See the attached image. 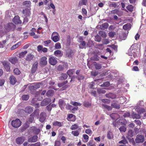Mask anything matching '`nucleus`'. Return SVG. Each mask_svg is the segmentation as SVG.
<instances>
[{"label":"nucleus","mask_w":146,"mask_h":146,"mask_svg":"<svg viewBox=\"0 0 146 146\" xmlns=\"http://www.w3.org/2000/svg\"><path fill=\"white\" fill-rule=\"evenodd\" d=\"M126 128L124 126H122L119 128V130L121 132H125L126 131Z\"/></svg>","instance_id":"55"},{"label":"nucleus","mask_w":146,"mask_h":146,"mask_svg":"<svg viewBox=\"0 0 146 146\" xmlns=\"http://www.w3.org/2000/svg\"><path fill=\"white\" fill-rule=\"evenodd\" d=\"M33 111V109L32 107L28 106L26 107L25 109V111L26 113H31Z\"/></svg>","instance_id":"24"},{"label":"nucleus","mask_w":146,"mask_h":146,"mask_svg":"<svg viewBox=\"0 0 146 146\" xmlns=\"http://www.w3.org/2000/svg\"><path fill=\"white\" fill-rule=\"evenodd\" d=\"M15 27V25L13 23H10L5 25V28L7 31H9L11 30H13Z\"/></svg>","instance_id":"3"},{"label":"nucleus","mask_w":146,"mask_h":146,"mask_svg":"<svg viewBox=\"0 0 146 146\" xmlns=\"http://www.w3.org/2000/svg\"><path fill=\"white\" fill-rule=\"evenodd\" d=\"M51 101L50 98H45L44 99L41 103L40 105L42 106L47 105Z\"/></svg>","instance_id":"7"},{"label":"nucleus","mask_w":146,"mask_h":146,"mask_svg":"<svg viewBox=\"0 0 146 146\" xmlns=\"http://www.w3.org/2000/svg\"><path fill=\"white\" fill-rule=\"evenodd\" d=\"M3 64L5 70L7 72L9 71L10 70V66L9 63L6 61H4L2 62Z\"/></svg>","instance_id":"9"},{"label":"nucleus","mask_w":146,"mask_h":146,"mask_svg":"<svg viewBox=\"0 0 146 146\" xmlns=\"http://www.w3.org/2000/svg\"><path fill=\"white\" fill-rule=\"evenodd\" d=\"M23 13L24 14H25L27 16H29L30 14V12L28 9H25L23 10Z\"/></svg>","instance_id":"41"},{"label":"nucleus","mask_w":146,"mask_h":146,"mask_svg":"<svg viewBox=\"0 0 146 146\" xmlns=\"http://www.w3.org/2000/svg\"><path fill=\"white\" fill-rule=\"evenodd\" d=\"M23 5L26 7H29L31 5V2L29 1H26L23 3Z\"/></svg>","instance_id":"46"},{"label":"nucleus","mask_w":146,"mask_h":146,"mask_svg":"<svg viewBox=\"0 0 146 146\" xmlns=\"http://www.w3.org/2000/svg\"><path fill=\"white\" fill-rule=\"evenodd\" d=\"M41 85H42L40 83H38L34 85L31 86V88L33 89L36 90L39 88Z\"/></svg>","instance_id":"26"},{"label":"nucleus","mask_w":146,"mask_h":146,"mask_svg":"<svg viewBox=\"0 0 146 146\" xmlns=\"http://www.w3.org/2000/svg\"><path fill=\"white\" fill-rule=\"evenodd\" d=\"M70 103L73 106H81V104L78 103L77 102H73L72 101H71L70 102Z\"/></svg>","instance_id":"36"},{"label":"nucleus","mask_w":146,"mask_h":146,"mask_svg":"<svg viewBox=\"0 0 146 146\" xmlns=\"http://www.w3.org/2000/svg\"><path fill=\"white\" fill-rule=\"evenodd\" d=\"M25 140L24 137H18L16 139V142L17 144L20 145L22 144Z\"/></svg>","instance_id":"11"},{"label":"nucleus","mask_w":146,"mask_h":146,"mask_svg":"<svg viewBox=\"0 0 146 146\" xmlns=\"http://www.w3.org/2000/svg\"><path fill=\"white\" fill-rule=\"evenodd\" d=\"M61 145V143L60 141H55L54 143V146H60Z\"/></svg>","instance_id":"63"},{"label":"nucleus","mask_w":146,"mask_h":146,"mask_svg":"<svg viewBox=\"0 0 146 146\" xmlns=\"http://www.w3.org/2000/svg\"><path fill=\"white\" fill-rule=\"evenodd\" d=\"M46 113L45 112H41L39 115V120L42 123L46 119Z\"/></svg>","instance_id":"6"},{"label":"nucleus","mask_w":146,"mask_h":146,"mask_svg":"<svg viewBox=\"0 0 146 146\" xmlns=\"http://www.w3.org/2000/svg\"><path fill=\"white\" fill-rule=\"evenodd\" d=\"M51 38L53 41L54 42H56L59 40L60 36L59 35L51 36Z\"/></svg>","instance_id":"23"},{"label":"nucleus","mask_w":146,"mask_h":146,"mask_svg":"<svg viewBox=\"0 0 146 146\" xmlns=\"http://www.w3.org/2000/svg\"><path fill=\"white\" fill-rule=\"evenodd\" d=\"M54 91L52 90H48L46 92V95L48 97L52 96L53 94Z\"/></svg>","instance_id":"29"},{"label":"nucleus","mask_w":146,"mask_h":146,"mask_svg":"<svg viewBox=\"0 0 146 146\" xmlns=\"http://www.w3.org/2000/svg\"><path fill=\"white\" fill-rule=\"evenodd\" d=\"M64 69V67L62 65H59L57 67V69L59 71L63 70Z\"/></svg>","instance_id":"60"},{"label":"nucleus","mask_w":146,"mask_h":146,"mask_svg":"<svg viewBox=\"0 0 146 146\" xmlns=\"http://www.w3.org/2000/svg\"><path fill=\"white\" fill-rule=\"evenodd\" d=\"M74 72V71L73 70H70L67 72V73L70 77L73 74Z\"/></svg>","instance_id":"53"},{"label":"nucleus","mask_w":146,"mask_h":146,"mask_svg":"<svg viewBox=\"0 0 146 146\" xmlns=\"http://www.w3.org/2000/svg\"><path fill=\"white\" fill-rule=\"evenodd\" d=\"M78 127V126L76 124H75L71 126L70 127V129L72 130H74L77 129Z\"/></svg>","instance_id":"45"},{"label":"nucleus","mask_w":146,"mask_h":146,"mask_svg":"<svg viewBox=\"0 0 146 146\" xmlns=\"http://www.w3.org/2000/svg\"><path fill=\"white\" fill-rule=\"evenodd\" d=\"M21 125V122L20 120L18 119L15 120H13L11 122L12 125L14 127L17 128L20 127Z\"/></svg>","instance_id":"2"},{"label":"nucleus","mask_w":146,"mask_h":146,"mask_svg":"<svg viewBox=\"0 0 146 146\" xmlns=\"http://www.w3.org/2000/svg\"><path fill=\"white\" fill-rule=\"evenodd\" d=\"M127 143V141L125 139H123L118 143V144H125Z\"/></svg>","instance_id":"57"},{"label":"nucleus","mask_w":146,"mask_h":146,"mask_svg":"<svg viewBox=\"0 0 146 146\" xmlns=\"http://www.w3.org/2000/svg\"><path fill=\"white\" fill-rule=\"evenodd\" d=\"M108 24L107 23H105L103 24L102 25V29H104L108 28Z\"/></svg>","instance_id":"47"},{"label":"nucleus","mask_w":146,"mask_h":146,"mask_svg":"<svg viewBox=\"0 0 146 146\" xmlns=\"http://www.w3.org/2000/svg\"><path fill=\"white\" fill-rule=\"evenodd\" d=\"M80 42L81 43L80 44L79 47L81 48H83L86 45V42L84 41H81Z\"/></svg>","instance_id":"42"},{"label":"nucleus","mask_w":146,"mask_h":146,"mask_svg":"<svg viewBox=\"0 0 146 146\" xmlns=\"http://www.w3.org/2000/svg\"><path fill=\"white\" fill-rule=\"evenodd\" d=\"M49 62L51 65H54L57 63V60L54 57H51L49 58Z\"/></svg>","instance_id":"12"},{"label":"nucleus","mask_w":146,"mask_h":146,"mask_svg":"<svg viewBox=\"0 0 146 146\" xmlns=\"http://www.w3.org/2000/svg\"><path fill=\"white\" fill-rule=\"evenodd\" d=\"M9 61L12 64H15L17 62L18 60L16 57H13L10 59Z\"/></svg>","instance_id":"31"},{"label":"nucleus","mask_w":146,"mask_h":146,"mask_svg":"<svg viewBox=\"0 0 146 146\" xmlns=\"http://www.w3.org/2000/svg\"><path fill=\"white\" fill-rule=\"evenodd\" d=\"M126 8L130 12H132L133 11L134 9L133 6L131 5H128Z\"/></svg>","instance_id":"35"},{"label":"nucleus","mask_w":146,"mask_h":146,"mask_svg":"<svg viewBox=\"0 0 146 146\" xmlns=\"http://www.w3.org/2000/svg\"><path fill=\"white\" fill-rule=\"evenodd\" d=\"M101 40V38L99 35H97L95 36V41L98 42H100Z\"/></svg>","instance_id":"43"},{"label":"nucleus","mask_w":146,"mask_h":146,"mask_svg":"<svg viewBox=\"0 0 146 146\" xmlns=\"http://www.w3.org/2000/svg\"><path fill=\"white\" fill-rule=\"evenodd\" d=\"M111 106L113 108L116 109H118L120 108L119 105L116 103H113L111 104Z\"/></svg>","instance_id":"38"},{"label":"nucleus","mask_w":146,"mask_h":146,"mask_svg":"<svg viewBox=\"0 0 146 146\" xmlns=\"http://www.w3.org/2000/svg\"><path fill=\"white\" fill-rule=\"evenodd\" d=\"M38 137L35 135L28 139V141L29 142H35L37 141Z\"/></svg>","instance_id":"14"},{"label":"nucleus","mask_w":146,"mask_h":146,"mask_svg":"<svg viewBox=\"0 0 146 146\" xmlns=\"http://www.w3.org/2000/svg\"><path fill=\"white\" fill-rule=\"evenodd\" d=\"M34 57V53L32 52L31 53L28 54L25 58V60L28 62H30L32 60Z\"/></svg>","instance_id":"8"},{"label":"nucleus","mask_w":146,"mask_h":146,"mask_svg":"<svg viewBox=\"0 0 146 146\" xmlns=\"http://www.w3.org/2000/svg\"><path fill=\"white\" fill-rule=\"evenodd\" d=\"M84 106L86 107H88L91 105V104L88 102H84L83 103Z\"/></svg>","instance_id":"52"},{"label":"nucleus","mask_w":146,"mask_h":146,"mask_svg":"<svg viewBox=\"0 0 146 146\" xmlns=\"http://www.w3.org/2000/svg\"><path fill=\"white\" fill-rule=\"evenodd\" d=\"M21 42H18L17 44L13 46L11 48L12 50H14L18 47L21 44Z\"/></svg>","instance_id":"30"},{"label":"nucleus","mask_w":146,"mask_h":146,"mask_svg":"<svg viewBox=\"0 0 146 146\" xmlns=\"http://www.w3.org/2000/svg\"><path fill=\"white\" fill-rule=\"evenodd\" d=\"M127 35L125 33H123L121 35V38L122 40H125L127 36Z\"/></svg>","instance_id":"61"},{"label":"nucleus","mask_w":146,"mask_h":146,"mask_svg":"<svg viewBox=\"0 0 146 146\" xmlns=\"http://www.w3.org/2000/svg\"><path fill=\"white\" fill-rule=\"evenodd\" d=\"M117 123L119 125H125L127 123V121L125 119H119L117 121Z\"/></svg>","instance_id":"17"},{"label":"nucleus","mask_w":146,"mask_h":146,"mask_svg":"<svg viewBox=\"0 0 146 146\" xmlns=\"http://www.w3.org/2000/svg\"><path fill=\"white\" fill-rule=\"evenodd\" d=\"M58 104L61 110L64 109V107L66 104L62 100H59L58 102Z\"/></svg>","instance_id":"15"},{"label":"nucleus","mask_w":146,"mask_h":146,"mask_svg":"<svg viewBox=\"0 0 146 146\" xmlns=\"http://www.w3.org/2000/svg\"><path fill=\"white\" fill-rule=\"evenodd\" d=\"M85 133L88 135H91L92 133V132L91 129H88L86 130Z\"/></svg>","instance_id":"50"},{"label":"nucleus","mask_w":146,"mask_h":146,"mask_svg":"<svg viewBox=\"0 0 146 146\" xmlns=\"http://www.w3.org/2000/svg\"><path fill=\"white\" fill-rule=\"evenodd\" d=\"M109 6L110 7H115L117 6V5L115 2H113L111 3L109 5Z\"/></svg>","instance_id":"64"},{"label":"nucleus","mask_w":146,"mask_h":146,"mask_svg":"<svg viewBox=\"0 0 146 146\" xmlns=\"http://www.w3.org/2000/svg\"><path fill=\"white\" fill-rule=\"evenodd\" d=\"M83 137L84 139L85 140L84 142H87L89 139L88 136L86 134H83Z\"/></svg>","instance_id":"56"},{"label":"nucleus","mask_w":146,"mask_h":146,"mask_svg":"<svg viewBox=\"0 0 146 146\" xmlns=\"http://www.w3.org/2000/svg\"><path fill=\"white\" fill-rule=\"evenodd\" d=\"M136 110L137 111L139 114L133 113L132 115V117L133 118H139L140 117V116L139 114H141V113H143L145 111V110L144 109H141L138 110V109L137 108H136Z\"/></svg>","instance_id":"1"},{"label":"nucleus","mask_w":146,"mask_h":146,"mask_svg":"<svg viewBox=\"0 0 146 146\" xmlns=\"http://www.w3.org/2000/svg\"><path fill=\"white\" fill-rule=\"evenodd\" d=\"M13 21L15 24H20L22 23L18 15L15 17L13 19Z\"/></svg>","instance_id":"10"},{"label":"nucleus","mask_w":146,"mask_h":146,"mask_svg":"<svg viewBox=\"0 0 146 146\" xmlns=\"http://www.w3.org/2000/svg\"><path fill=\"white\" fill-rule=\"evenodd\" d=\"M144 140V137L143 135H137L135 139V141L137 143H142Z\"/></svg>","instance_id":"4"},{"label":"nucleus","mask_w":146,"mask_h":146,"mask_svg":"<svg viewBox=\"0 0 146 146\" xmlns=\"http://www.w3.org/2000/svg\"><path fill=\"white\" fill-rule=\"evenodd\" d=\"M55 48L56 49H59L61 48V45L59 42L56 43L55 45Z\"/></svg>","instance_id":"51"},{"label":"nucleus","mask_w":146,"mask_h":146,"mask_svg":"<svg viewBox=\"0 0 146 146\" xmlns=\"http://www.w3.org/2000/svg\"><path fill=\"white\" fill-rule=\"evenodd\" d=\"M98 92L99 93H102L104 94L105 93V91L103 89H98L97 90Z\"/></svg>","instance_id":"62"},{"label":"nucleus","mask_w":146,"mask_h":146,"mask_svg":"<svg viewBox=\"0 0 146 146\" xmlns=\"http://www.w3.org/2000/svg\"><path fill=\"white\" fill-rule=\"evenodd\" d=\"M54 54L56 56L61 57L63 54L62 52L60 50H58L54 52Z\"/></svg>","instance_id":"16"},{"label":"nucleus","mask_w":146,"mask_h":146,"mask_svg":"<svg viewBox=\"0 0 146 146\" xmlns=\"http://www.w3.org/2000/svg\"><path fill=\"white\" fill-rule=\"evenodd\" d=\"M99 35L103 38H105L107 36V35L106 33L103 31H100L99 32Z\"/></svg>","instance_id":"27"},{"label":"nucleus","mask_w":146,"mask_h":146,"mask_svg":"<svg viewBox=\"0 0 146 146\" xmlns=\"http://www.w3.org/2000/svg\"><path fill=\"white\" fill-rule=\"evenodd\" d=\"M88 1L87 0H81L79 3V6H82L83 5H86L87 4Z\"/></svg>","instance_id":"25"},{"label":"nucleus","mask_w":146,"mask_h":146,"mask_svg":"<svg viewBox=\"0 0 146 146\" xmlns=\"http://www.w3.org/2000/svg\"><path fill=\"white\" fill-rule=\"evenodd\" d=\"M14 73L16 75L19 74L21 73L20 71L18 68H15L14 71Z\"/></svg>","instance_id":"54"},{"label":"nucleus","mask_w":146,"mask_h":146,"mask_svg":"<svg viewBox=\"0 0 146 146\" xmlns=\"http://www.w3.org/2000/svg\"><path fill=\"white\" fill-rule=\"evenodd\" d=\"M27 53V50L21 52L19 54V57L20 58L23 57Z\"/></svg>","instance_id":"32"},{"label":"nucleus","mask_w":146,"mask_h":146,"mask_svg":"<svg viewBox=\"0 0 146 146\" xmlns=\"http://www.w3.org/2000/svg\"><path fill=\"white\" fill-rule=\"evenodd\" d=\"M102 42L104 44H107L110 42V41L109 39L105 38L103 39Z\"/></svg>","instance_id":"49"},{"label":"nucleus","mask_w":146,"mask_h":146,"mask_svg":"<svg viewBox=\"0 0 146 146\" xmlns=\"http://www.w3.org/2000/svg\"><path fill=\"white\" fill-rule=\"evenodd\" d=\"M107 137L109 139H111L113 137V135L112 132L109 131L107 135Z\"/></svg>","instance_id":"40"},{"label":"nucleus","mask_w":146,"mask_h":146,"mask_svg":"<svg viewBox=\"0 0 146 146\" xmlns=\"http://www.w3.org/2000/svg\"><path fill=\"white\" fill-rule=\"evenodd\" d=\"M29 97V95L24 94L22 96V99L23 100L26 101L28 100Z\"/></svg>","instance_id":"39"},{"label":"nucleus","mask_w":146,"mask_h":146,"mask_svg":"<svg viewBox=\"0 0 146 146\" xmlns=\"http://www.w3.org/2000/svg\"><path fill=\"white\" fill-rule=\"evenodd\" d=\"M53 125L54 126H58L61 127L62 126V123L61 122L57 121H55L53 122Z\"/></svg>","instance_id":"33"},{"label":"nucleus","mask_w":146,"mask_h":146,"mask_svg":"<svg viewBox=\"0 0 146 146\" xmlns=\"http://www.w3.org/2000/svg\"><path fill=\"white\" fill-rule=\"evenodd\" d=\"M94 65L95 69L96 70H99L102 68V66L101 64L95 62L94 63Z\"/></svg>","instance_id":"28"},{"label":"nucleus","mask_w":146,"mask_h":146,"mask_svg":"<svg viewBox=\"0 0 146 146\" xmlns=\"http://www.w3.org/2000/svg\"><path fill=\"white\" fill-rule=\"evenodd\" d=\"M131 27V24L129 23H127L124 25L123 26V29L125 30L128 29Z\"/></svg>","instance_id":"34"},{"label":"nucleus","mask_w":146,"mask_h":146,"mask_svg":"<svg viewBox=\"0 0 146 146\" xmlns=\"http://www.w3.org/2000/svg\"><path fill=\"white\" fill-rule=\"evenodd\" d=\"M102 106L105 108L107 109L108 111L111 110L112 109V108L111 106H108L105 104H103Z\"/></svg>","instance_id":"48"},{"label":"nucleus","mask_w":146,"mask_h":146,"mask_svg":"<svg viewBox=\"0 0 146 146\" xmlns=\"http://www.w3.org/2000/svg\"><path fill=\"white\" fill-rule=\"evenodd\" d=\"M9 79L11 84L12 85H14L17 82L16 78L13 76H11L9 78Z\"/></svg>","instance_id":"20"},{"label":"nucleus","mask_w":146,"mask_h":146,"mask_svg":"<svg viewBox=\"0 0 146 146\" xmlns=\"http://www.w3.org/2000/svg\"><path fill=\"white\" fill-rule=\"evenodd\" d=\"M38 62H36L33 65L31 69V72L32 73H35L37 68Z\"/></svg>","instance_id":"13"},{"label":"nucleus","mask_w":146,"mask_h":146,"mask_svg":"<svg viewBox=\"0 0 146 146\" xmlns=\"http://www.w3.org/2000/svg\"><path fill=\"white\" fill-rule=\"evenodd\" d=\"M118 116V115L116 113H113L110 115V117L113 119H117Z\"/></svg>","instance_id":"37"},{"label":"nucleus","mask_w":146,"mask_h":146,"mask_svg":"<svg viewBox=\"0 0 146 146\" xmlns=\"http://www.w3.org/2000/svg\"><path fill=\"white\" fill-rule=\"evenodd\" d=\"M127 135L129 137H132L133 136V132L132 130L130 129L127 133Z\"/></svg>","instance_id":"58"},{"label":"nucleus","mask_w":146,"mask_h":146,"mask_svg":"<svg viewBox=\"0 0 146 146\" xmlns=\"http://www.w3.org/2000/svg\"><path fill=\"white\" fill-rule=\"evenodd\" d=\"M106 97L108 98H110L112 99H114L116 98V96L115 94L111 93H110L106 94Z\"/></svg>","instance_id":"22"},{"label":"nucleus","mask_w":146,"mask_h":146,"mask_svg":"<svg viewBox=\"0 0 146 146\" xmlns=\"http://www.w3.org/2000/svg\"><path fill=\"white\" fill-rule=\"evenodd\" d=\"M72 133L75 136H77L79 134L78 131L77 130L72 131Z\"/></svg>","instance_id":"59"},{"label":"nucleus","mask_w":146,"mask_h":146,"mask_svg":"<svg viewBox=\"0 0 146 146\" xmlns=\"http://www.w3.org/2000/svg\"><path fill=\"white\" fill-rule=\"evenodd\" d=\"M39 112V110L36 109L34 111L33 113L31 114V116H33V117L34 116L35 117H36L37 118H38Z\"/></svg>","instance_id":"21"},{"label":"nucleus","mask_w":146,"mask_h":146,"mask_svg":"<svg viewBox=\"0 0 146 146\" xmlns=\"http://www.w3.org/2000/svg\"><path fill=\"white\" fill-rule=\"evenodd\" d=\"M68 76L66 74H62L61 76L60 77V79L62 80H64L66 79L67 78Z\"/></svg>","instance_id":"44"},{"label":"nucleus","mask_w":146,"mask_h":146,"mask_svg":"<svg viewBox=\"0 0 146 146\" xmlns=\"http://www.w3.org/2000/svg\"><path fill=\"white\" fill-rule=\"evenodd\" d=\"M47 63V58L45 56L42 57L39 62L40 65V66H43L46 65Z\"/></svg>","instance_id":"5"},{"label":"nucleus","mask_w":146,"mask_h":146,"mask_svg":"<svg viewBox=\"0 0 146 146\" xmlns=\"http://www.w3.org/2000/svg\"><path fill=\"white\" fill-rule=\"evenodd\" d=\"M37 100V98H33L32 101L31 103L33 105H35L36 108H38L39 107V104L36 103V102Z\"/></svg>","instance_id":"19"},{"label":"nucleus","mask_w":146,"mask_h":146,"mask_svg":"<svg viewBox=\"0 0 146 146\" xmlns=\"http://www.w3.org/2000/svg\"><path fill=\"white\" fill-rule=\"evenodd\" d=\"M74 53L72 50H68L66 52V56L68 58L71 57L73 55Z\"/></svg>","instance_id":"18"}]
</instances>
